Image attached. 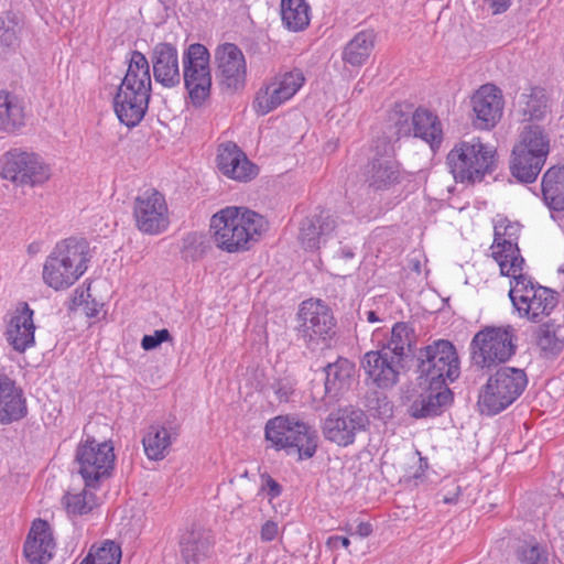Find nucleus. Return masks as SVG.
<instances>
[{
    "label": "nucleus",
    "instance_id": "nucleus-1",
    "mask_svg": "<svg viewBox=\"0 0 564 564\" xmlns=\"http://www.w3.org/2000/svg\"><path fill=\"white\" fill-rule=\"evenodd\" d=\"M267 227L263 216L246 207L227 206L210 218L216 246L229 253L249 250Z\"/></svg>",
    "mask_w": 564,
    "mask_h": 564
},
{
    "label": "nucleus",
    "instance_id": "nucleus-2",
    "mask_svg": "<svg viewBox=\"0 0 564 564\" xmlns=\"http://www.w3.org/2000/svg\"><path fill=\"white\" fill-rule=\"evenodd\" d=\"M88 243L67 238L56 243L43 267V281L58 291L72 286L87 270Z\"/></svg>",
    "mask_w": 564,
    "mask_h": 564
},
{
    "label": "nucleus",
    "instance_id": "nucleus-3",
    "mask_svg": "<svg viewBox=\"0 0 564 564\" xmlns=\"http://www.w3.org/2000/svg\"><path fill=\"white\" fill-rule=\"evenodd\" d=\"M264 436L271 445L286 454H297L300 459H307L317 449L316 431L303 421L289 415H279L265 423Z\"/></svg>",
    "mask_w": 564,
    "mask_h": 564
},
{
    "label": "nucleus",
    "instance_id": "nucleus-4",
    "mask_svg": "<svg viewBox=\"0 0 564 564\" xmlns=\"http://www.w3.org/2000/svg\"><path fill=\"white\" fill-rule=\"evenodd\" d=\"M503 275L511 279L509 297L520 317L539 323L556 307L557 293L534 283L523 271Z\"/></svg>",
    "mask_w": 564,
    "mask_h": 564
},
{
    "label": "nucleus",
    "instance_id": "nucleus-5",
    "mask_svg": "<svg viewBox=\"0 0 564 564\" xmlns=\"http://www.w3.org/2000/svg\"><path fill=\"white\" fill-rule=\"evenodd\" d=\"M446 162L456 182H480L494 171L496 150L479 138L460 141L448 152Z\"/></svg>",
    "mask_w": 564,
    "mask_h": 564
},
{
    "label": "nucleus",
    "instance_id": "nucleus-6",
    "mask_svg": "<svg viewBox=\"0 0 564 564\" xmlns=\"http://www.w3.org/2000/svg\"><path fill=\"white\" fill-rule=\"evenodd\" d=\"M527 384L524 370L514 367L499 368L479 392L477 404L480 413L496 415L502 412L523 393Z\"/></svg>",
    "mask_w": 564,
    "mask_h": 564
},
{
    "label": "nucleus",
    "instance_id": "nucleus-7",
    "mask_svg": "<svg viewBox=\"0 0 564 564\" xmlns=\"http://www.w3.org/2000/svg\"><path fill=\"white\" fill-rule=\"evenodd\" d=\"M516 341L512 326H486L471 339L473 364L484 369L508 361L516 354Z\"/></svg>",
    "mask_w": 564,
    "mask_h": 564
},
{
    "label": "nucleus",
    "instance_id": "nucleus-8",
    "mask_svg": "<svg viewBox=\"0 0 564 564\" xmlns=\"http://www.w3.org/2000/svg\"><path fill=\"white\" fill-rule=\"evenodd\" d=\"M419 379L431 384L447 386L460 373L459 359L455 346L445 339L434 340L420 349L417 355Z\"/></svg>",
    "mask_w": 564,
    "mask_h": 564
},
{
    "label": "nucleus",
    "instance_id": "nucleus-9",
    "mask_svg": "<svg viewBox=\"0 0 564 564\" xmlns=\"http://www.w3.org/2000/svg\"><path fill=\"white\" fill-rule=\"evenodd\" d=\"M209 61L208 50L199 43L191 44L183 54L182 78L191 104L196 108L204 106L210 97L212 73Z\"/></svg>",
    "mask_w": 564,
    "mask_h": 564
},
{
    "label": "nucleus",
    "instance_id": "nucleus-10",
    "mask_svg": "<svg viewBox=\"0 0 564 564\" xmlns=\"http://www.w3.org/2000/svg\"><path fill=\"white\" fill-rule=\"evenodd\" d=\"M0 175L17 186H39L51 177V167L34 152L12 149L0 158Z\"/></svg>",
    "mask_w": 564,
    "mask_h": 564
},
{
    "label": "nucleus",
    "instance_id": "nucleus-11",
    "mask_svg": "<svg viewBox=\"0 0 564 564\" xmlns=\"http://www.w3.org/2000/svg\"><path fill=\"white\" fill-rule=\"evenodd\" d=\"M75 464L87 488H97L110 475L115 464L113 447L110 443L96 442L87 436L77 445Z\"/></svg>",
    "mask_w": 564,
    "mask_h": 564
},
{
    "label": "nucleus",
    "instance_id": "nucleus-12",
    "mask_svg": "<svg viewBox=\"0 0 564 564\" xmlns=\"http://www.w3.org/2000/svg\"><path fill=\"white\" fill-rule=\"evenodd\" d=\"M305 77L301 69L294 68L271 77L257 91L253 108L264 116L290 100L304 85Z\"/></svg>",
    "mask_w": 564,
    "mask_h": 564
},
{
    "label": "nucleus",
    "instance_id": "nucleus-13",
    "mask_svg": "<svg viewBox=\"0 0 564 564\" xmlns=\"http://www.w3.org/2000/svg\"><path fill=\"white\" fill-rule=\"evenodd\" d=\"M299 333L308 348L314 349L335 334L332 310L321 300L304 301L299 311Z\"/></svg>",
    "mask_w": 564,
    "mask_h": 564
},
{
    "label": "nucleus",
    "instance_id": "nucleus-14",
    "mask_svg": "<svg viewBox=\"0 0 564 564\" xmlns=\"http://www.w3.org/2000/svg\"><path fill=\"white\" fill-rule=\"evenodd\" d=\"M519 235L520 225L517 223L505 220L495 226V238L490 249L501 274L523 271L524 259L518 247Z\"/></svg>",
    "mask_w": 564,
    "mask_h": 564
},
{
    "label": "nucleus",
    "instance_id": "nucleus-15",
    "mask_svg": "<svg viewBox=\"0 0 564 564\" xmlns=\"http://www.w3.org/2000/svg\"><path fill=\"white\" fill-rule=\"evenodd\" d=\"M133 217L137 228L149 235H158L169 225L164 196L154 188L139 194L134 199Z\"/></svg>",
    "mask_w": 564,
    "mask_h": 564
},
{
    "label": "nucleus",
    "instance_id": "nucleus-16",
    "mask_svg": "<svg viewBox=\"0 0 564 564\" xmlns=\"http://www.w3.org/2000/svg\"><path fill=\"white\" fill-rule=\"evenodd\" d=\"M216 77L230 91L242 89L247 80V62L243 52L234 43H223L215 50Z\"/></svg>",
    "mask_w": 564,
    "mask_h": 564
},
{
    "label": "nucleus",
    "instance_id": "nucleus-17",
    "mask_svg": "<svg viewBox=\"0 0 564 564\" xmlns=\"http://www.w3.org/2000/svg\"><path fill=\"white\" fill-rule=\"evenodd\" d=\"M369 421L364 411L345 408L328 414L323 423V434L326 440L348 446L355 442L356 435L365 431Z\"/></svg>",
    "mask_w": 564,
    "mask_h": 564
},
{
    "label": "nucleus",
    "instance_id": "nucleus-18",
    "mask_svg": "<svg viewBox=\"0 0 564 564\" xmlns=\"http://www.w3.org/2000/svg\"><path fill=\"white\" fill-rule=\"evenodd\" d=\"M473 122L481 130L494 128L501 119L503 111V96L501 90L492 84L480 86L471 96Z\"/></svg>",
    "mask_w": 564,
    "mask_h": 564
},
{
    "label": "nucleus",
    "instance_id": "nucleus-19",
    "mask_svg": "<svg viewBox=\"0 0 564 564\" xmlns=\"http://www.w3.org/2000/svg\"><path fill=\"white\" fill-rule=\"evenodd\" d=\"M34 311L26 302H19L9 313L4 336L8 344L18 352H24L35 344Z\"/></svg>",
    "mask_w": 564,
    "mask_h": 564
},
{
    "label": "nucleus",
    "instance_id": "nucleus-20",
    "mask_svg": "<svg viewBox=\"0 0 564 564\" xmlns=\"http://www.w3.org/2000/svg\"><path fill=\"white\" fill-rule=\"evenodd\" d=\"M152 90L118 87L113 110L118 120L128 128L138 126L144 118Z\"/></svg>",
    "mask_w": 564,
    "mask_h": 564
},
{
    "label": "nucleus",
    "instance_id": "nucleus-21",
    "mask_svg": "<svg viewBox=\"0 0 564 564\" xmlns=\"http://www.w3.org/2000/svg\"><path fill=\"white\" fill-rule=\"evenodd\" d=\"M369 379L379 388H391L399 381V375L403 368V361L382 348L365 354L362 361Z\"/></svg>",
    "mask_w": 564,
    "mask_h": 564
},
{
    "label": "nucleus",
    "instance_id": "nucleus-22",
    "mask_svg": "<svg viewBox=\"0 0 564 564\" xmlns=\"http://www.w3.org/2000/svg\"><path fill=\"white\" fill-rule=\"evenodd\" d=\"M150 58L156 83L167 88L175 87L181 83L178 52L173 44L166 42L155 44Z\"/></svg>",
    "mask_w": 564,
    "mask_h": 564
},
{
    "label": "nucleus",
    "instance_id": "nucleus-23",
    "mask_svg": "<svg viewBox=\"0 0 564 564\" xmlns=\"http://www.w3.org/2000/svg\"><path fill=\"white\" fill-rule=\"evenodd\" d=\"M55 541L47 521H33L23 546V554L31 564H45L54 554Z\"/></svg>",
    "mask_w": 564,
    "mask_h": 564
},
{
    "label": "nucleus",
    "instance_id": "nucleus-24",
    "mask_svg": "<svg viewBox=\"0 0 564 564\" xmlns=\"http://www.w3.org/2000/svg\"><path fill=\"white\" fill-rule=\"evenodd\" d=\"M217 165L224 175L240 182L250 181L258 174V167L234 142L219 145Z\"/></svg>",
    "mask_w": 564,
    "mask_h": 564
},
{
    "label": "nucleus",
    "instance_id": "nucleus-25",
    "mask_svg": "<svg viewBox=\"0 0 564 564\" xmlns=\"http://www.w3.org/2000/svg\"><path fill=\"white\" fill-rule=\"evenodd\" d=\"M425 390L411 403L409 412L415 419L436 416L449 405L453 393L447 386L420 381Z\"/></svg>",
    "mask_w": 564,
    "mask_h": 564
},
{
    "label": "nucleus",
    "instance_id": "nucleus-26",
    "mask_svg": "<svg viewBox=\"0 0 564 564\" xmlns=\"http://www.w3.org/2000/svg\"><path fill=\"white\" fill-rule=\"evenodd\" d=\"M335 219L328 214H319L306 217L300 225L299 240L305 250H317L332 237L335 229Z\"/></svg>",
    "mask_w": 564,
    "mask_h": 564
},
{
    "label": "nucleus",
    "instance_id": "nucleus-27",
    "mask_svg": "<svg viewBox=\"0 0 564 564\" xmlns=\"http://www.w3.org/2000/svg\"><path fill=\"white\" fill-rule=\"evenodd\" d=\"M324 400L332 403L349 390L355 373V364L347 358L338 357L334 362L324 367Z\"/></svg>",
    "mask_w": 564,
    "mask_h": 564
},
{
    "label": "nucleus",
    "instance_id": "nucleus-28",
    "mask_svg": "<svg viewBox=\"0 0 564 564\" xmlns=\"http://www.w3.org/2000/svg\"><path fill=\"white\" fill-rule=\"evenodd\" d=\"M28 413L22 390L7 375L0 373V424H10Z\"/></svg>",
    "mask_w": 564,
    "mask_h": 564
},
{
    "label": "nucleus",
    "instance_id": "nucleus-29",
    "mask_svg": "<svg viewBox=\"0 0 564 564\" xmlns=\"http://www.w3.org/2000/svg\"><path fill=\"white\" fill-rule=\"evenodd\" d=\"M549 112L547 97L542 88H530L520 94L516 101V113L522 122L543 121Z\"/></svg>",
    "mask_w": 564,
    "mask_h": 564
},
{
    "label": "nucleus",
    "instance_id": "nucleus-30",
    "mask_svg": "<svg viewBox=\"0 0 564 564\" xmlns=\"http://www.w3.org/2000/svg\"><path fill=\"white\" fill-rule=\"evenodd\" d=\"M369 186L375 189H386L399 183L400 167L391 155H381L372 159L367 172Z\"/></svg>",
    "mask_w": 564,
    "mask_h": 564
},
{
    "label": "nucleus",
    "instance_id": "nucleus-31",
    "mask_svg": "<svg viewBox=\"0 0 564 564\" xmlns=\"http://www.w3.org/2000/svg\"><path fill=\"white\" fill-rule=\"evenodd\" d=\"M413 135L427 142L431 148L438 147L443 140V130L437 116L425 108H417L412 115Z\"/></svg>",
    "mask_w": 564,
    "mask_h": 564
},
{
    "label": "nucleus",
    "instance_id": "nucleus-32",
    "mask_svg": "<svg viewBox=\"0 0 564 564\" xmlns=\"http://www.w3.org/2000/svg\"><path fill=\"white\" fill-rule=\"evenodd\" d=\"M542 197L555 212L564 210V165L550 167L542 177Z\"/></svg>",
    "mask_w": 564,
    "mask_h": 564
},
{
    "label": "nucleus",
    "instance_id": "nucleus-33",
    "mask_svg": "<svg viewBox=\"0 0 564 564\" xmlns=\"http://www.w3.org/2000/svg\"><path fill=\"white\" fill-rule=\"evenodd\" d=\"M127 61L128 69L120 86L152 90L150 63L145 55L139 51H132Z\"/></svg>",
    "mask_w": 564,
    "mask_h": 564
},
{
    "label": "nucleus",
    "instance_id": "nucleus-34",
    "mask_svg": "<svg viewBox=\"0 0 564 564\" xmlns=\"http://www.w3.org/2000/svg\"><path fill=\"white\" fill-rule=\"evenodd\" d=\"M24 126V107L12 93L0 90V130L14 132Z\"/></svg>",
    "mask_w": 564,
    "mask_h": 564
},
{
    "label": "nucleus",
    "instance_id": "nucleus-35",
    "mask_svg": "<svg viewBox=\"0 0 564 564\" xmlns=\"http://www.w3.org/2000/svg\"><path fill=\"white\" fill-rule=\"evenodd\" d=\"M375 44L372 31L358 32L344 47L341 58L352 67L362 66L369 58Z\"/></svg>",
    "mask_w": 564,
    "mask_h": 564
},
{
    "label": "nucleus",
    "instance_id": "nucleus-36",
    "mask_svg": "<svg viewBox=\"0 0 564 564\" xmlns=\"http://www.w3.org/2000/svg\"><path fill=\"white\" fill-rule=\"evenodd\" d=\"M535 340L544 357H556L564 349V326L546 322L538 327Z\"/></svg>",
    "mask_w": 564,
    "mask_h": 564
},
{
    "label": "nucleus",
    "instance_id": "nucleus-37",
    "mask_svg": "<svg viewBox=\"0 0 564 564\" xmlns=\"http://www.w3.org/2000/svg\"><path fill=\"white\" fill-rule=\"evenodd\" d=\"M175 435L165 426L151 425L142 438L144 453L149 459H163L172 445Z\"/></svg>",
    "mask_w": 564,
    "mask_h": 564
},
{
    "label": "nucleus",
    "instance_id": "nucleus-38",
    "mask_svg": "<svg viewBox=\"0 0 564 564\" xmlns=\"http://www.w3.org/2000/svg\"><path fill=\"white\" fill-rule=\"evenodd\" d=\"M414 337V329L409 324L399 322L393 325L390 337L381 348L395 357H400L403 361L404 357L412 351Z\"/></svg>",
    "mask_w": 564,
    "mask_h": 564
},
{
    "label": "nucleus",
    "instance_id": "nucleus-39",
    "mask_svg": "<svg viewBox=\"0 0 564 564\" xmlns=\"http://www.w3.org/2000/svg\"><path fill=\"white\" fill-rule=\"evenodd\" d=\"M281 18L290 31H302L310 24V6L305 0H281Z\"/></svg>",
    "mask_w": 564,
    "mask_h": 564
},
{
    "label": "nucleus",
    "instance_id": "nucleus-40",
    "mask_svg": "<svg viewBox=\"0 0 564 564\" xmlns=\"http://www.w3.org/2000/svg\"><path fill=\"white\" fill-rule=\"evenodd\" d=\"M514 148L532 152L533 154L542 153L543 155H549L550 138L542 127L528 124L520 132Z\"/></svg>",
    "mask_w": 564,
    "mask_h": 564
},
{
    "label": "nucleus",
    "instance_id": "nucleus-41",
    "mask_svg": "<svg viewBox=\"0 0 564 564\" xmlns=\"http://www.w3.org/2000/svg\"><path fill=\"white\" fill-rule=\"evenodd\" d=\"M69 516H84L96 507V496L87 487L77 494L66 492L62 500Z\"/></svg>",
    "mask_w": 564,
    "mask_h": 564
},
{
    "label": "nucleus",
    "instance_id": "nucleus-42",
    "mask_svg": "<svg viewBox=\"0 0 564 564\" xmlns=\"http://www.w3.org/2000/svg\"><path fill=\"white\" fill-rule=\"evenodd\" d=\"M544 165L525 160L524 154L511 155L510 171L521 183H533Z\"/></svg>",
    "mask_w": 564,
    "mask_h": 564
},
{
    "label": "nucleus",
    "instance_id": "nucleus-43",
    "mask_svg": "<svg viewBox=\"0 0 564 564\" xmlns=\"http://www.w3.org/2000/svg\"><path fill=\"white\" fill-rule=\"evenodd\" d=\"M89 558V564H120L121 549L113 541H107L100 547L93 546L84 560Z\"/></svg>",
    "mask_w": 564,
    "mask_h": 564
},
{
    "label": "nucleus",
    "instance_id": "nucleus-44",
    "mask_svg": "<svg viewBox=\"0 0 564 564\" xmlns=\"http://www.w3.org/2000/svg\"><path fill=\"white\" fill-rule=\"evenodd\" d=\"M517 557L521 564H549L545 549L538 543H525L518 549Z\"/></svg>",
    "mask_w": 564,
    "mask_h": 564
},
{
    "label": "nucleus",
    "instance_id": "nucleus-45",
    "mask_svg": "<svg viewBox=\"0 0 564 564\" xmlns=\"http://www.w3.org/2000/svg\"><path fill=\"white\" fill-rule=\"evenodd\" d=\"M182 545V556L186 561L187 564L198 563L200 558L205 555L206 550H204L203 543H199L195 536L192 534L187 539H184L181 542Z\"/></svg>",
    "mask_w": 564,
    "mask_h": 564
},
{
    "label": "nucleus",
    "instance_id": "nucleus-46",
    "mask_svg": "<svg viewBox=\"0 0 564 564\" xmlns=\"http://www.w3.org/2000/svg\"><path fill=\"white\" fill-rule=\"evenodd\" d=\"M204 236L197 232H189L183 239V253L186 258L196 260L204 252Z\"/></svg>",
    "mask_w": 564,
    "mask_h": 564
},
{
    "label": "nucleus",
    "instance_id": "nucleus-47",
    "mask_svg": "<svg viewBox=\"0 0 564 564\" xmlns=\"http://www.w3.org/2000/svg\"><path fill=\"white\" fill-rule=\"evenodd\" d=\"M171 339V334L167 329L155 330L152 335H144L141 339V347L144 350H152L159 347L162 343Z\"/></svg>",
    "mask_w": 564,
    "mask_h": 564
},
{
    "label": "nucleus",
    "instance_id": "nucleus-48",
    "mask_svg": "<svg viewBox=\"0 0 564 564\" xmlns=\"http://www.w3.org/2000/svg\"><path fill=\"white\" fill-rule=\"evenodd\" d=\"M294 381L290 378H281L272 383V390L279 401H288L294 392Z\"/></svg>",
    "mask_w": 564,
    "mask_h": 564
},
{
    "label": "nucleus",
    "instance_id": "nucleus-49",
    "mask_svg": "<svg viewBox=\"0 0 564 564\" xmlns=\"http://www.w3.org/2000/svg\"><path fill=\"white\" fill-rule=\"evenodd\" d=\"M261 490L267 491L270 500L279 497L282 494L281 485L275 481L270 475L261 474Z\"/></svg>",
    "mask_w": 564,
    "mask_h": 564
},
{
    "label": "nucleus",
    "instance_id": "nucleus-50",
    "mask_svg": "<svg viewBox=\"0 0 564 564\" xmlns=\"http://www.w3.org/2000/svg\"><path fill=\"white\" fill-rule=\"evenodd\" d=\"M416 454L419 455V458L415 465L410 468L408 477L414 480H422L425 475V471L429 468V463L425 457L421 456L420 452H416Z\"/></svg>",
    "mask_w": 564,
    "mask_h": 564
},
{
    "label": "nucleus",
    "instance_id": "nucleus-51",
    "mask_svg": "<svg viewBox=\"0 0 564 564\" xmlns=\"http://www.w3.org/2000/svg\"><path fill=\"white\" fill-rule=\"evenodd\" d=\"M460 495V487L456 484H452L449 488L444 487L438 496L441 501L445 505L456 503Z\"/></svg>",
    "mask_w": 564,
    "mask_h": 564
},
{
    "label": "nucleus",
    "instance_id": "nucleus-52",
    "mask_svg": "<svg viewBox=\"0 0 564 564\" xmlns=\"http://www.w3.org/2000/svg\"><path fill=\"white\" fill-rule=\"evenodd\" d=\"M279 533L278 523L274 521H265L260 531L261 540L264 542L273 541Z\"/></svg>",
    "mask_w": 564,
    "mask_h": 564
},
{
    "label": "nucleus",
    "instance_id": "nucleus-53",
    "mask_svg": "<svg viewBox=\"0 0 564 564\" xmlns=\"http://www.w3.org/2000/svg\"><path fill=\"white\" fill-rule=\"evenodd\" d=\"M17 42V35L14 29L10 26H0V45L2 46H13Z\"/></svg>",
    "mask_w": 564,
    "mask_h": 564
},
{
    "label": "nucleus",
    "instance_id": "nucleus-54",
    "mask_svg": "<svg viewBox=\"0 0 564 564\" xmlns=\"http://www.w3.org/2000/svg\"><path fill=\"white\" fill-rule=\"evenodd\" d=\"M521 153L524 154L525 160L533 162V163L542 164V165L545 164V161L547 158V155H543L542 153L533 154L532 152L513 147L512 154H511L512 156H518V154H521Z\"/></svg>",
    "mask_w": 564,
    "mask_h": 564
},
{
    "label": "nucleus",
    "instance_id": "nucleus-55",
    "mask_svg": "<svg viewBox=\"0 0 564 564\" xmlns=\"http://www.w3.org/2000/svg\"><path fill=\"white\" fill-rule=\"evenodd\" d=\"M84 297H85V291L76 290L74 303L76 305H82L85 302V311H86L87 316L95 317L98 314L97 305L94 303L93 306H90L89 303L84 300Z\"/></svg>",
    "mask_w": 564,
    "mask_h": 564
},
{
    "label": "nucleus",
    "instance_id": "nucleus-56",
    "mask_svg": "<svg viewBox=\"0 0 564 564\" xmlns=\"http://www.w3.org/2000/svg\"><path fill=\"white\" fill-rule=\"evenodd\" d=\"M349 544L350 541L346 536L333 535L327 539V545L330 549H338L339 546L347 549Z\"/></svg>",
    "mask_w": 564,
    "mask_h": 564
},
{
    "label": "nucleus",
    "instance_id": "nucleus-57",
    "mask_svg": "<svg viewBox=\"0 0 564 564\" xmlns=\"http://www.w3.org/2000/svg\"><path fill=\"white\" fill-rule=\"evenodd\" d=\"M495 14L505 12L511 4V0H488Z\"/></svg>",
    "mask_w": 564,
    "mask_h": 564
},
{
    "label": "nucleus",
    "instance_id": "nucleus-58",
    "mask_svg": "<svg viewBox=\"0 0 564 564\" xmlns=\"http://www.w3.org/2000/svg\"><path fill=\"white\" fill-rule=\"evenodd\" d=\"M355 533L360 538H367L372 533V525L369 522H360L356 527Z\"/></svg>",
    "mask_w": 564,
    "mask_h": 564
},
{
    "label": "nucleus",
    "instance_id": "nucleus-59",
    "mask_svg": "<svg viewBox=\"0 0 564 564\" xmlns=\"http://www.w3.org/2000/svg\"><path fill=\"white\" fill-rule=\"evenodd\" d=\"M365 316L367 322L369 323H377L381 321V318L377 315L375 311H366Z\"/></svg>",
    "mask_w": 564,
    "mask_h": 564
},
{
    "label": "nucleus",
    "instance_id": "nucleus-60",
    "mask_svg": "<svg viewBox=\"0 0 564 564\" xmlns=\"http://www.w3.org/2000/svg\"><path fill=\"white\" fill-rule=\"evenodd\" d=\"M352 256H354V253H352V252H350V251H348V252H346V253H345V257H346V258H351Z\"/></svg>",
    "mask_w": 564,
    "mask_h": 564
},
{
    "label": "nucleus",
    "instance_id": "nucleus-61",
    "mask_svg": "<svg viewBox=\"0 0 564 564\" xmlns=\"http://www.w3.org/2000/svg\"><path fill=\"white\" fill-rule=\"evenodd\" d=\"M90 562V558L89 560H83L80 564H89Z\"/></svg>",
    "mask_w": 564,
    "mask_h": 564
},
{
    "label": "nucleus",
    "instance_id": "nucleus-62",
    "mask_svg": "<svg viewBox=\"0 0 564 564\" xmlns=\"http://www.w3.org/2000/svg\"><path fill=\"white\" fill-rule=\"evenodd\" d=\"M378 336H379V332H378V330H376V332L373 333V339H375V338H377Z\"/></svg>",
    "mask_w": 564,
    "mask_h": 564
}]
</instances>
